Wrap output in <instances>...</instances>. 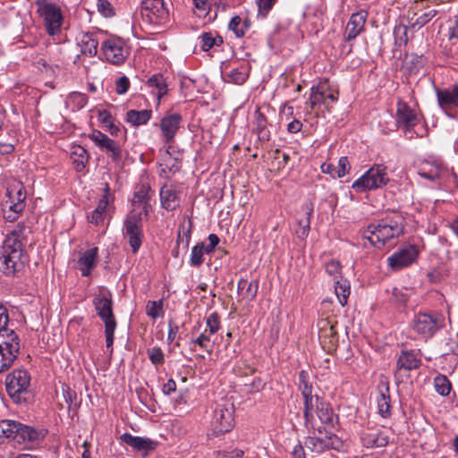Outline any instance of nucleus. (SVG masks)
I'll return each mask as SVG.
<instances>
[{
  "instance_id": "nucleus-1",
  "label": "nucleus",
  "mask_w": 458,
  "mask_h": 458,
  "mask_svg": "<svg viewBox=\"0 0 458 458\" xmlns=\"http://www.w3.org/2000/svg\"><path fill=\"white\" fill-rule=\"evenodd\" d=\"M26 232V226L18 224L4 235L0 250V271L6 276H14L28 262Z\"/></svg>"
},
{
  "instance_id": "nucleus-42",
  "label": "nucleus",
  "mask_w": 458,
  "mask_h": 458,
  "mask_svg": "<svg viewBox=\"0 0 458 458\" xmlns=\"http://www.w3.org/2000/svg\"><path fill=\"white\" fill-rule=\"evenodd\" d=\"M201 49L208 51L214 47H219L223 44V38L212 32H205L199 36Z\"/></svg>"
},
{
  "instance_id": "nucleus-64",
  "label": "nucleus",
  "mask_w": 458,
  "mask_h": 458,
  "mask_svg": "<svg viewBox=\"0 0 458 458\" xmlns=\"http://www.w3.org/2000/svg\"><path fill=\"white\" fill-rule=\"evenodd\" d=\"M302 128V123L300 120L294 119L287 125V131L290 133H297L299 132Z\"/></svg>"
},
{
  "instance_id": "nucleus-11",
  "label": "nucleus",
  "mask_w": 458,
  "mask_h": 458,
  "mask_svg": "<svg viewBox=\"0 0 458 458\" xmlns=\"http://www.w3.org/2000/svg\"><path fill=\"white\" fill-rule=\"evenodd\" d=\"M20 351V342L14 331L0 338V373L7 370L16 360Z\"/></svg>"
},
{
  "instance_id": "nucleus-3",
  "label": "nucleus",
  "mask_w": 458,
  "mask_h": 458,
  "mask_svg": "<svg viewBox=\"0 0 458 458\" xmlns=\"http://www.w3.org/2000/svg\"><path fill=\"white\" fill-rule=\"evenodd\" d=\"M45 437L43 431L23 425L18 421L3 420L0 421V442L13 440L31 447Z\"/></svg>"
},
{
  "instance_id": "nucleus-9",
  "label": "nucleus",
  "mask_w": 458,
  "mask_h": 458,
  "mask_svg": "<svg viewBox=\"0 0 458 458\" xmlns=\"http://www.w3.org/2000/svg\"><path fill=\"white\" fill-rule=\"evenodd\" d=\"M101 50L106 61L115 65L123 64L131 52L127 42L118 37H111L103 41Z\"/></svg>"
},
{
  "instance_id": "nucleus-51",
  "label": "nucleus",
  "mask_w": 458,
  "mask_h": 458,
  "mask_svg": "<svg viewBox=\"0 0 458 458\" xmlns=\"http://www.w3.org/2000/svg\"><path fill=\"white\" fill-rule=\"evenodd\" d=\"M152 194H151V189L148 185H141L140 189L135 192L134 194V203H140V202H147L150 199Z\"/></svg>"
},
{
  "instance_id": "nucleus-59",
  "label": "nucleus",
  "mask_w": 458,
  "mask_h": 458,
  "mask_svg": "<svg viewBox=\"0 0 458 458\" xmlns=\"http://www.w3.org/2000/svg\"><path fill=\"white\" fill-rule=\"evenodd\" d=\"M340 268V263L336 260H331L326 265V272L333 276L335 280L338 279Z\"/></svg>"
},
{
  "instance_id": "nucleus-7",
  "label": "nucleus",
  "mask_w": 458,
  "mask_h": 458,
  "mask_svg": "<svg viewBox=\"0 0 458 458\" xmlns=\"http://www.w3.org/2000/svg\"><path fill=\"white\" fill-rule=\"evenodd\" d=\"M388 180L386 167L382 165H377L357 179L352 183V188L356 192L376 190L386 185Z\"/></svg>"
},
{
  "instance_id": "nucleus-38",
  "label": "nucleus",
  "mask_w": 458,
  "mask_h": 458,
  "mask_svg": "<svg viewBox=\"0 0 458 458\" xmlns=\"http://www.w3.org/2000/svg\"><path fill=\"white\" fill-rule=\"evenodd\" d=\"M267 124L266 116L259 111H257L255 113L253 131L262 141H267L270 140V131L267 130Z\"/></svg>"
},
{
  "instance_id": "nucleus-26",
  "label": "nucleus",
  "mask_w": 458,
  "mask_h": 458,
  "mask_svg": "<svg viewBox=\"0 0 458 458\" xmlns=\"http://www.w3.org/2000/svg\"><path fill=\"white\" fill-rule=\"evenodd\" d=\"M368 13L360 10L352 13L345 28V39L347 41L354 39L363 30Z\"/></svg>"
},
{
  "instance_id": "nucleus-33",
  "label": "nucleus",
  "mask_w": 458,
  "mask_h": 458,
  "mask_svg": "<svg viewBox=\"0 0 458 458\" xmlns=\"http://www.w3.org/2000/svg\"><path fill=\"white\" fill-rule=\"evenodd\" d=\"M17 201L15 202L13 199L12 192L8 190V195L11 200V205L9 207V211L5 214V218L11 222L15 221L18 218V214L21 213L24 208L23 199H25V194L22 192L21 186L17 190Z\"/></svg>"
},
{
  "instance_id": "nucleus-6",
  "label": "nucleus",
  "mask_w": 458,
  "mask_h": 458,
  "mask_svg": "<svg viewBox=\"0 0 458 458\" xmlns=\"http://www.w3.org/2000/svg\"><path fill=\"white\" fill-rule=\"evenodd\" d=\"M413 330L426 337L433 336L445 326V317L438 312H419L412 319Z\"/></svg>"
},
{
  "instance_id": "nucleus-50",
  "label": "nucleus",
  "mask_w": 458,
  "mask_h": 458,
  "mask_svg": "<svg viewBox=\"0 0 458 458\" xmlns=\"http://www.w3.org/2000/svg\"><path fill=\"white\" fill-rule=\"evenodd\" d=\"M259 289V283L256 280L249 282L246 279L245 291L242 292V298L248 301H251L255 299Z\"/></svg>"
},
{
  "instance_id": "nucleus-49",
  "label": "nucleus",
  "mask_w": 458,
  "mask_h": 458,
  "mask_svg": "<svg viewBox=\"0 0 458 458\" xmlns=\"http://www.w3.org/2000/svg\"><path fill=\"white\" fill-rule=\"evenodd\" d=\"M148 356L153 365L156 367L163 365L165 362V355L160 347L155 346L147 350Z\"/></svg>"
},
{
  "instance_id": "nucleus-43",
  "label": "nucleus",
  "mask_w": 458,
  "mask_h": 458,
  "mask_svg": "<svg viewBox=\"0 0 458 458\" xmlns=\"http://www.w3.org/2000/svg\"><path fill=\"white\" fill-rule=\"evenodd\" d=\"M191 350L194 351L195 346L198 345L208 354H211L213 351V345L210 344V335L208 334V330H204L198 337L191 339L189 342Z\"/></svg>"
},
{
  "instance_id": "nucleus-34",
  "label": "nucleus",
  "mask_w": 458,
  "mask_h": 458,
  "mask_svg": "<svg viewBox=\"0 0 458 458\" xmlns=\"http://www.w3.org/2000/svg\"><path fill=\"white\" fill-rule=\"evenodd\" d=\"M445 172V168L441 164L425 163L418 171V174L430 182H436Z\"/></svg>"
},
{
  "instance_id": "nucleus-22",
  "label": "nucleus",
  "mask_w": 458,
  "mask_h": 458,
  "mask_svg": "<svg viewBox=\"0 0 458 458\" xmlns=\"http://www.w3.org/2000/svg\"><path fill=\"white\" fill-rule=\"evenodd\" d=\"M436 94L438 106L445 114L458 108V85L444 89H437Z\"/></svg>"
},
{
  "instance_id": "nucleus-17",
  "label": "nucleus",
  "mask_w": 458,
  "mask_h": 458,
  "mask_svg": "<svg viewBox=\"0 0 458 458\" xmlns=\"http://www.w3.org/2000/svg\"><path fill=\"white\" fill-rule=\"evenodd\" d=\"M335 321L328 318H322L318 322L320 344L328 352L335 349L338 343V335L335 328Z\"/></svg>"
},
{
  "instance_id": "nucleus-48",
  "label": "nucleus",
  "mask_w": 458,
  "mask_h": 458,
  "mask_svg": "<svg viewBox=\"0 0 458 458\" xmlns=\"http://www.w3.org/2000/svg\"><path fill=\"white\" fill-rule=\"evenodd\" d=\"M436 391L443 395L445 396L449 394L451 391V383L445 376H438L435 378L434 381Z\"/></svg>"
},
{
  "instance_id": "nucleus-54",
  "label": "nucleus",
  "mask_w": 458,
  "mask_h": 458,
  "mask_svg": "<svg viewBox=\"0 0 458 458\" xmlns=\"http://www.w3.org/2000/svg\"><path fill=\"white\" fill-rule=\"evenodd\" d=\"M276 0H256L259 8L258 15L265 18L268 12L273 8Z\"/></svg>"
},
{
  "instance_id": "nucleus-53",
  "label": "nucleus",
  "mask_w": 458,
  "mask_h": 458,
  "mask_svg": "<svg viewBox=\"0 0 458 458\" xmlns=\"http://www.w3.org/2000/svg\"><path fill=\"white\" fill-rule=\"evenodd\" d=\"M9 316L4 306L0 305V338L8 335L10 329L7 328Z\"/></svg>"
},
{
  "instance_id": "nucleus-27",
  "label": "nucleus",
  "mask_w": 458,
  "mask_h": 458,
  "mask_svg": "<svg viewBox=\"0 0 458 458\" xmlns=\"http://www.w3.org/2000/svg\"><path fill=\"white\" fill-rule=\"evenodd\" d=\"M160 202L163 208L174 210L180 205V197L176 187L172 184H165L159 191Z\"/></svg>"
},
{
  "instance_id": "nucleus-13",
  "label": "nucleus",
  "mask_w": 458,
  "mask_h": 458,
  "mask_svg": "<svg viewBox=\"0 0 458 458\" xmlns=\"http://www.w3.org/2000/svg\"><path fill=\"white\" fill-rule=\"evenodd\" d=\"M103 191L104 194L98 200V206L87 216L88 221L96 225L103 224L106 219L109 218L112 204L114 200V197L107 182L104 184Z\"/></svg>"
},
{
  "instance_id": "nucleus-24",
  "label": "nucleus",
  "mask_w": 458,
  "mask_h": 458,
  "mask_svg": "<svg viewBox=\"0 0 458 458\" xmlns=\"http://www.w3.org/2000/svg\"><path fill=\"white\" fill-rule=\"evenodd\" d=\"M337 96L333 92H327V84L321 83L318 86L311 88V93L310 97V108L313 110L318 105H324L328 109V101L335 102Z\"/></svg>"
},
{
  "instance_id": "nucleus-18",
  "label": "nucleus",
  "mask_w": 458,
  "mask_h": 458,
  "mask_svg": "<svg viewBox=\"0 0 458 458\" xmlns=\"http://www.w3.org/2000/svg\"><path fill=\"white\" fill-rule=\"evenodd\" d=\"M124 237L132 250L136 253L141 246L143 233L140 219L136 216L127 217L124 222Z\"/></svg>"
},
{
  "instance_id": "nucleus-57",
  "label": "nucleus",
  "mask_w": 458,
  "mask_h": 458,
  "mask_svg": "<svg viewBox=\"0 0 458 458\" xmlns=\"http://www.w3.org/2000/svg\"><path fill=\"white\" fill-rule=\"evenodd\" d=\"M182 231L180 230L178 233L177 243H184V248H188L190 241H191V222H189V227L187 229L184 226H182Z\"/></svg>"
},
{
  "instance_id": "nucleus-21",
  "label": "nucleus",
  "mask_w": 458,
  "mask_h": 458,
  "mask_svg": "<svg viewBox=\"0 0 458 458\" xmlns=\"http://www.w3.org/2000/svg\"><path fill=\"white\" fill-rule=\"evenodd\" d=\"M362 445L367 448L385 447L389 443L387 433L381 428H367L360 437Z\"/></svg>"
},
{
  "instance_id": "nucleus-15",
  "label": "nucleus",
  "mask_w": 458,
  "mask_h": 458,
  "mask_svg": "<svg viewBox=\"0 0 458 458\" xmlns=\"http://www.w3.org/2000/svg\"><path fill=\"white\" fill-rule=\"evenodd\" d=\"M419 253L420 250L416 245H405L388 257V266L394 270H401L414 263Z\"/></svg>"
},
{
  "instance_id": "nucleus-35",
  "label": "nucleus",
  "mask_w": 458,
  "mask_h": 458,
  "mask_svg": "<svg viewBox=\"0 0 458 458\" xmlns=\"http://www.w3.org/2000/svg\"><path fill=\"white\" fill-rule=\"evenodd\" d=\"M388 385L379 386L380 395L377 398L378 413L383 418H387L391 413L390 396L388 394Z\"/></svg>"
},
{
  "instance_id": "nucleus-45",
  "label": "nucleus",
  "mask_w": 458,
  "mask_h": 458,
  "mask_svg": "<svg viewBox=\"0 0 458 458\" xmlns=\"http://www.w3.org/2000/svg\"><path fill=\"white\" fill-rule=\"evenodd\" d=\"M206 252V248L204 242L198 243L191 249L190 264L192 267H199L204 261V254Z\"/></svg>"
},
{
  "instance_id": "nucleus-37",
  "label": "nucleus",
  "mask_w": 458,
  "mask_h": 458,
  "mask_svg": "<svg viewBox=\"0 0 458 458\" xmlns=\"http://www.w3.org/2000/svg\"><path fill=\"white\" fill-rule=\"evenodd\" d=\"M121 439L123 443L135 448L139 451H146L152 448L153 442L149 439H146L140 437H134L129 433H124L121 436Z\"/></svg>"
},
{
  "instance_id": "nucleus-60",
  "label": "nucleus",
  "mask_w": 458,
  "mask_h": 458,
  "mask_svg": "<svg viewBox=\"0 0 458 458\" xmlns=\"http://www.w3.org/2000/svg\"><path fill=\"white\" fill-rule=\"evenodd\" d=\"M311 213H312V208H308V210L306 211L307 216L299 221V225L301 226V233L303 236L308 235V233L310 230V216H311Z\"/></svg>"
},
{
  "instance_id": "nucleus-12",
  "label": "nucleus",
  "mask_w": 458,
  "mask_h": 458,
  "mask_svg": "<svg viewBox=\"0 0 458 458\" xmlns=\"http://www.w3.org/2000/svg\"><path fill=\"white\" fill-rule=\"evenodd\" d=\"M299 389L304 402L303 417L305 424H311L313 422V405L318 403L319 396L312 394V385L309 381L308 373L304 370L299 373Z\"/></svg>"
},
{
  "instance_id": "nucleus-40",
  "label": "nucleus",
  "mask_w": 458,
  "mask_h": 458,
  "mask_svg": "<svg viewBox=\"0 0 458 458\" xmlns=\"http://www.w3.org/2000/svg\"><path fill=\"white\" fill-rule=\"evenodd\" d=\"M228 28L232 30L237 38H242L246 30L250 28V21L248 19L242 20L239 16H234L231 19Z\"/></svg>"
},
{
  "instance_id": "nucleus-23",
  "label": "nucleus",
  "mask_w": 458,
  "mask_h": 458,
  "mask_svg": "<svg viewBox=\"0 0 458 458\" xmlns=\"http://www.w3.org/2000/svg\"><path fill=\"white\" fill-rule=\"evenodd\" d=\"M182 116L179 114L165 115L160 122L162 139L165 143H172L180 128Z\"/></svg>"
},
{
  "instance_id": "nucleus-4",
  "label": "nucleus",
  "mask_w": 458,
  "mask_h": 458,
  "mask_svg": "<svg viewBox=\"0 0 458 458\" xmlns=\"http://www.w3.org/2000/svg\"><path fill=\"white\" fill-rule=\"evenodd\" d=\"M403 230L401 217L386 218L369 225L363 233V237L376 248H381L389 240L399 236Z\"/></svg>"
},
{
  "instance_id": "nucleus-39",
  "label": "nucleus",
  "mask_w": 458,
  "mask_h": 458,
  "mask_svg": "<svg viewBox=\"0 0 458 458\" xmlns=\"http://www.w3.org/2000/svg\"><path fill=\"white\" fill-rule=\"evenodd\" d=\"M335 295L342 306L347 303L349 295L351 293L350 283L346 279H337L335 281Z\"/></svg>"
},
{
  "instance_id": "nucleus-16",
  "label": "nucleus",
  "mask_w": 458,
  "mask_h": 458,
  "mask_svg": "<svg viewBox=\"0 0 458 458\" xmlns=\"http://www.w3.org/2000/svg\"><path fill=\"white\" fill-rule=\"evenodd\" d=\"M89 138L100 150L108 153L113 161L118 162L121 160L122 147L117 141L98 130H94L89 134Z\"/></svg>"
},
{
  "instance_id": "nucleus-55",
  "label": "nucleus",
  "mask_w": 458,
  "mask_h": 458,
  "mask_svg": "<svg viewBox=\"0 0 458 458\" xmlns=\"http://www.w3.org/2000/svg\"><path fill=\"white\" fill-rule=\"evenodd\" d=\"M97 8L99 13L105 17H112L114 15V8L107 0H98Z\"/></svg>"
},
{
  "instance_id": "nucleus-8",
  "label": "nucleus",
  "mask_w": 458,
  "mask_h": 458,
  "mask_svg": "<svg viewBox=\"0 0 458 458\" xmlns=\"http://www.w3.org/2000/svg\"><path fill=\"white\" fill-rule=\"evenodd\" d=\"M305 446L311 452L321 454L329 449L339 450L342 442L336 435L318 428L306 438Z\"/></svg>"
},
{
  "instance_id": "nucleus-44",
  "label": "nucleus",
  "mask_w": 458,
  "mask_h": 458,
  "mask_svg": "<svg viewBox=\"0 0 458 458\" xmlns=\"http://www.w3.org/2000/svg\"><path fill=\"white\" fill-rule=\"evenodd\" d=\"M146 314L154 320L163 318L165 315L163 301H148L146 304Z\"/></svg>"
},
{
  "instance_id": "nucleus-32",
  "label": "nucleus",
  "mask_w": 458,
  "mask_h": 458,
  "mask_svg": "<svg viewBox=\"0 0 458 458\" xmlns=\"http://www.w3.org/2000/svg\"><path fill=\"white\" fill-rule=\"evenodd\" d=\"M420 365V359L418 354L412 351H404L402 352L398 360H397V369L398 370H412L419 368Z\"/></svg>"
},
{
  "instance_id": "nucleus-56",
  "label": "nucleus",
  "mask_w": 458,
  "mask_h": 458,
  "mask_svg": "<svg viewBox=\"0 0 458 458\" xmlns=\"http://www.w3.org/2000/svg\"><path fill=\"white\" fill-rule=\"evenodd\" d=\"M350 168L351 165L348 158L346 157H340L338 160V165L336 167V175H338V178H342L347 174L350 171Z\"/></svg>"
},
{
  "instance_id": "nucleus-14",
  "label": "nucleus",
  "mask_w": 458,
  "mask_h": 458,
  "mask_svg": "<svg viewBox=\"0 0 458 458\" xmlns=\"http://www.w3.org/2000/svg\"><path fill=\"white\" fill-rule=\"evenodd\" d=\"M141 14L149 23L161 24L167 20L169 12L164 0H143Z\"/></svg>"
},
{
  "instance_id": "nucleus-61",
  "label": "nucleus",
  "mask_w": 458,
  "mask_h": 458,
  "mask_svg": "<svg viewBox=\"0 0 458 458\" xmlns=\"http://www.w3.org/2000/svg\"><path fill=\"white\" fill-rule=\"evenodd\" d=\"M320 169L323 174H329L334 179L338 178V175H336V167L333 164L323 163L320 166Z\"/></svg>"
},
{
  "instance_id": "nucleus-25",
  "label": "nucleus",
  "mask_w": 458,
  "mask_h": 458,
  "mask_svg": "<svg viewBox=\"0 0 458 458\" xmlns=\"http://www.w3.org/2000/svg\"><path fill=\"white\" fill-rule=\"evenodd\" d=\"M99 32H82L78 37V46L81 53L88 56H94L98 53Z\"/></svg>"
},
{
  "instance_id": "nucleus-47",
  "label": "nucleus",
  "mask_w": 458,
  "mask_h": 458,
  "mask_svg": "<svg viewBox=\"0 0 458 458\" xmlns=\"http://www.w3.org/2000/svg\"><path fill=\"white\" fill-rule=\"evenodd\" d=\"M409 299V290L406 288H394L390 301L395 305H405Z\"/></svg>"
},
{
  "instance_id": "nucleus-63",
  "label": "nucleus",
  "mask_w": 458,
  "mask_h": 458,
  "mask_svg": "<svg viewBox=\"0 0 458 458\" xmlns=\"http://www.w3.org/2000/svg\"><path fill=\"white\" fill-rule=\"evenodd\" d=\"M448 38L452 41L458 40V17H455L453 24L449 27Z\"/></svg>"
},
{
  "instance_id": "nucleus-62",
  "label": "nucleus",
  "mask_w": 458,
  "mask_h": 458,
  "mask_svg": "<svg viewBox=\"0 0 458 458\" xmlns=\"http://www.w3.org/2000/svg\"><path fill=\"white\" fill-rule=\"evenodd\" d=\"M208 239L209 244L208 245H205V248H206L207 254H209V253H212L214 251L215 248L219 243V238H218V236L216 234L211 233V234L208 235Z\"/></svg>"
},
{
  "instance_id": "nucleus-19",
  "label": "nucleus",
  "mask_w": 458,
  "mask_h": 458,
  "mask_svg": "<svg viewBox=\"0 0 458 458\" xmlns=\"http://www.w3.org/2000/svg\"><path fill=\"white\" fill-rule=\"evenodd\" d=\"M396 124L404 130L410 131L419 123L417 112L403 100H398L396 107Z\"/></svg>"
},
{
  "instance_id": "nucleus-46",
  "label": "nucleus",
  "mask_w": 458,
  "mask_h": 458,
  "mask_svg": "<svg viewBox=\"0 0 458 458\" xmlns=\"http://www.w3.org/2000/svg\"><path fill=\"white\" fill-rule=\"evenodd\" d=\"M225 76L227 77L228 81L241 85L248 77L247 69L243 66L233 68L229 72L225 73Z\"/></svg>"
},
{
  "instance_id": "nucleus-52",
  "label": "nucleus",
  "mask_w": 458,
  "mask_h": 458,
  "mask_svg": "<svg viewBox=\"0 0 458 458\" xmlns=\"http://www.w3.org/2000/svg\"><path fill=\"white\" fill-rule=\"evenodd\" d=\"M207 328L205 330H208V335H214L216 334L219 328H220V322H219V317L217 313L213 312L211 313L206 320Z\"/></svg>"
},
{
  "instance_id": "nucleus-30",
  "label": "nucleus",
  "mask_w": 458,
  "mask_h": 458,
  "mask_svg": "<svg viewBox=\"0 0 458 458\" xmlns=\"http://www.w3.org/2000/svg\"><path fill=\"white\" fill-rule=\"evenodd\" d=\"M70 157L77 172H82L86 168L89 155L88 151L81 145H72L71 147Z\"/></svg>"
},
{
  "instance_id": "nucleus-2",
  "label": "nucleus",
  "mask_w": 458,
  "mask_h": 458,
  "mask_svg": "<svg viewBox=\"0 0 458 458\" xmlns=\"http://www.w3.org/2000/svg\"><path fill=\"white\" fill-rule=\"evenodd\" d=\"M34 4L46 33L50 37L60 36L65 25L64 4L53 0H35Z\"/></svg>"
},
{
  "instance_id": "nucleus-20",
  "label": "nucleus",
  "mask_w": 458,
  "mask_h": 458,
  "mask_svg": "<svg viewBox=\"0 0 458 458\" xmlns=\"http://www.w3.org/2000/svg\"><path fill=\"white\" fill-rule=\"evenodd\" d=\"M30 385V376L27 371L18 369L10 373L5 379L8 394L15 396L27 390Z\"/></svg>"
},
{
  "instance_id": "nucleus-31",
  "label": "nucleus",
  "mask_w": 458,
  "mask_h": 458,
  "mask_svg": "<svg viewBox=\"0 0 458 458\" xmlns=\"http://www.w3.org/2000/svg\"><path fill=\"white\" fill-rule=\"evenodd\" d=\"M147 86L151 94L157 98V104H159L160 99L167 92V84L165 78L159 73L154 74L147 81Z\"/></svg>"
},
{
  "instance_id": "nucleus-36",
  "label": "nucleus",
  "mask_w": 458,
  "mask_h": 458,
  "mask_svg": "<svg viewBox=\"0 0 458 458\" xmlns=\"http://www.w3.org/2000/svg\"><path fill=\"white\" fill-rule=\"evenodd\" d=\"M152 111L144 109V110H129L126 113V121L131 123L132 126H140L146 124L151 118Z\"/></svg>"
},
{
  "instance_id": "nucleus-41",
  "label": "nucleus",
  "mask_w": 458,
  "mask_h": 458,
  "mask_svg": "<svg viewBox=\"0 0 458 458\" xmlns=\"http://www.w3.org/2000/svg\"><path fill=\"white\" fill-rule=\"evenodd\" d=\"M88 103V97L86 94L81 92L71 93L65 101L66 106L72 111H78L83 108Z\"/></svg>"
},
{
  "instance_id": "nucleus-29",
  "label": "nucleus",
  "mask_w": 458,
  "mask_h": 458,
  "mask_svg": "<svg viewBox=\"0 0 458 458\" xmlns=\"http://www.w3.org/2000/svg\"><path fill=\"white\" fill-rule=\"evenodd\" d=\"M315 412L321 423L327 426H334L336 416L331 406L327 403L322 401L319 397L318 398V403L313 405V414Z\"/></svg>"
},
{
  "instance_id": "nucleus-28",
  "label": "nucleus",
  "mask_w": 458,
  "mask_h": 458,
  "mask_svg": "<svg viewBox=\"0 0 458 458\" xmlns=\"http://www.w3.org/2000/svg\"><path fill=\"white\" fill-rule=\"evenodd\" d=\"M98 249L97 247L82 252L77 261L78 269L83 276H89L98 264Z\"/></svg>"
},
{
  "instance_id": "nucleus-10",
  "label": "nucleus",
  "mask_w": 458,
  "mask_h": 458,
  "mask_svg": "<svg viewBox=\"0 0 458 458\" xmlns=\"http://www.w3.org/2000/svg\"><path fill=\"white\" fill-rule=\"evenodd\" d=\"M233 403L229 400L217 403L212 419V427L216 433L230 431L234 425Z\"/></svg>"
},
{
  "instance_id": "nucleus-58",
  "label": "nucleus",
  "mask_w": 458,
  "mask_h": 458,
  "mask_svg": "<svg viewBox=\"0 0 458 458\" xmlns=\"http://www.w3.org/2000/svg\"><path fill=\"white\" fill-rule=\"evenodd\" d=\"M129 88L130 81L126 76H122L115 81V91L119 95L125 94Z\"/></svg>"
},
{
  "instance_id": "nucleus-5",
  "label": "nucleus",
  "mask_w": 458,
  "mask_h": 458,
  "mask_svg": "<svg viewBox=\"0 0 458 458\" xmlns=\"http://www.w3.org/2000/svg\"><path fill=\"white\" fill-rule=\"evenodd\" d=\"M93 305L98 316L105 325V335L106 348H111L114 344V335L116 328V320L113 312V301L110 293H99L93 299Z\"/></svg>"
}]
</instances>
